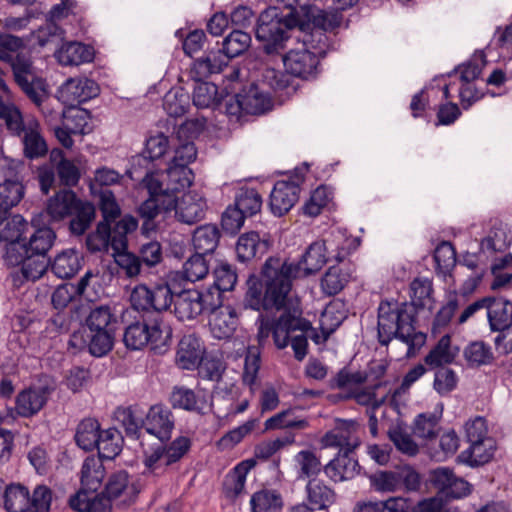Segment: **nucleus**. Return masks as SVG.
Returning a JSON list of instances; mask_svg holds the SVG:
<instances>
[{"mask_svg": "<svg viewBox=\"0 0 512 512\" xmlns=\"http://www.w3.org/2000/svg\"><path fill=\"white\" fill-rule=\"evenodd\" d=\"M296 27L305 30L297 9L268 7L257 18L255 37L267 55H278L285 50L290 32Z\"/></svg>", "mask_w": 512, "mask_h": 512, "instance_id": "obj_2", "label": "nucleus"}, {"mask_svg": "<svg viewBox=\"0 0 512 512\" xmlns=\"http://www.w3.org/2000/svg\"><path fill=\"white\" fill-rule=\"evenodd\" d=\"M204 254L195 252L183 264V278L190 282H196L207 276L209 273V265Z\"/></svg>", "mask_w": 512, "mask_h": 512, "instance_id": "obj_60", "label": "nucleus"}, {"mask_svg": "<svg viewBox=\"0 0 512 512\" xmlns=\"http://www.w3.org/2000/svg\"><path fill=\"white\" fill-rule=\"evenodd\" d=\"M302 182L303 178L296 177V180H280L275 183L269 203L274 215H284L297 203Z\"/></svg>", "mask_w": 512, "mask_h": 512, "instance_id": "obj_16", "label": "nucleus"}, {"mask_svg": "<svg viewBox=\"0 0 512 512\" xmlns=\"http://www.w3.org/2000/svg\"><path fill=\"white\" fill-rule=\"evenodd\" d=\"M227 65V57L223 56L222 51H210L194 61L190 75L195 81L203 80L222 72Z\"/></svg>", "mask_w": 512, "mask_h": 512, "instance_id": "obj_33", "label": "nucleus"}, {"mask_svg": "<svg viewBox=\"0 0 512 512\" xmlns=\"http://www.w3.org/2000/svg\"><path fill=\"white\" fill-rule=\"evenodd\" d=\"M172 335V328L163 315L146 314L126 327L123 342L130 350L149 346L155 354L163 355L172 345Z\"/></svg>", "mask_w": 512, "mask_h": 512, "instance_id": "obj_3", "label": "nucleus"}, {"mask_svg": "<svg viewBox=\"0 0 512 512\" xmlns=\"http://www.w3.org/2000/svg\"><path fill=\"white\" fill-rule=\"evenodd\" d=\"M169 402L174 409H183L198 415H206L212 408L204 395L184 386H175L172 389Z\"/></svg>", "mask_w": 512, "mask_h": 512, "instance_id": "obj_20", "label": "nucleus"}, {"mask_svg": "<svg viewBox=\"0 0 512 512\" xmlns=\"http://www.w3.org/2000/svg\"><path fill=\"white\" fill-rule=\"evenodd\" d=\"M81 259L75 249L63 250L55 256L53 262L50 261L51 270L58 278H71L80 270Z\"/></svg>", "mask_w": 512, "mask_h": 512, "instance_id": "obj_39", "label": "nucleus"}, {"mask_svg": "<svg viewBox=\"0 0 512 512\" xmlns=\"http://www.w3.org/2000/svg\"><path fill=\"white\" fill-rule=\"evenodd\" d=\"M77 196L72 190H61L51 197L45 209L51 222L61 221L71 215L77 204Z\"/></svg>", "mask_w": 512, "mask_h": 512, "instance_id": "obj_32", "label": "nucleus"}, {"mask_svg": "<svg viewBox=\"0 0 512 512\" xmlns=\"http://www.w3.org/2000/svg\"><path fill=\"white\" fill-rule=\"evenodd\" d=\"M52 389L48 386L30 387L16 397L15 409L22 417L37 414L46 404Z\"/></svg>", "mask_w": 512, "mask_h": 512, "instance_id": "obj_23", "label": "nucleus"}, {"mask_svg": "<svg viewBox=\"0 0 512 512\" xmlns=\"http://www.w3.org/2000/svg\"><path fill=\"white\" fill-rule=\"evenodd\" d=\"M13 81L34 105L49 97V84L37 71L29 55H19L13 63Z\"/></svg>", "mask_w": 512, "mask_h": 512, "instance_id": "obj_6", "label": "nucleus"}, {"mask_svg": "<svg viewBox=\"0 0 512 512\" xmlns=\"http://www.w3.org/2000/svg\"><path fill=\"white\" fill-rule=\"evenodd\" d=\"M80 485L78 491L69 497V507L76 512H109L108 501Z\"/></svg>", "mask_w": 512, "mask_h": 512, "instance_id": "obj_35", "label": "nucleus"}, {"mask_svg": "<svg viewBox=\"0 0 512 512\" xmlns=\"http://www.w3.org/2000/svg\"><path fill=\"white\" fill-rule=\"evenodd\" d=\"M123 437L116 428L102 430L95 449L98 451V458L112 460L122 451Z\"/></svg>", "mask_w": 512, "mask_h": 512, "instance_id": "obj_46", "label": "nucleus"}, {"mask_svg": "<svg viewBox=\"0 0 512 512\" xmlns=\"http://www.w3.org/2000/svg\"><path fill=\"white\" fill-rule=\"evenodd\" d=\"M441 414L425 412L416 416L413 422V433L424 440L435 439L441 429Z\"/></svg>", "mask_w": 512, "mask_h": 512, "instance_id": "obj_51", "label": "nucleus"}, {"mask_svg": "<svg viewBox=\"0 0 512 512\" xmlns=\"http://www.w3.org/2000/svg\"><path fill=\"white\" fill-rule=\"evenodd\" d=\"M429 482L437 491L436 496L442 501L460 499L471 493V485L447 467L432 470L429 474Z\"/></svg>", "mask_w": 512, "mask_h": 512, "instance_id": "obj_10", "label": "nucleus"}, {"mask_svg": "<svg viewBox=\"0 0 512 512\" xmlns=\"http://www.w3.org/2000/svg\"><path fill=\"white\" fill-rule=\"evenodd\" d=\"M238 97L243 101L244 113L246 114L260 115L272 107V101L268 93L254 82L244 85L238 91Z\"/></svg>", "mask_w": 512, "mask_h": 512, "instance_id": "obj_26", "label": "nucleus"}, {"mask_svg": "<svg viewBox=\"0 0 512 512\" xmlns=\"http://www.w3.org/2000/svg\"><path fill=\"white\" fill-rule=\"evenodd\" d=\"M22 144L25 157L28 159L40 158L48 152L46 141L38 130V124L29 123L23 130Z\"/></svg>", "mask_w": 512, "mask_h": 512, "instance_id": "obj_42", "label": "nucleus"}, {"mask_svg": "<svg viewBox=\"0 0 512 512\" xmlns=\"http://www.w3.org/2000/svg\"><path fill=\"white\" fill-rule=\"evenodd\" d=\"M262 203L261 195L254 188L240 189L235 198V205L246 217H251L260 212Z\"/></svg>", "mask_w": 512, "mask_h": 512, "instance_id": "obj_61", "label": "nucleus"}, {"mask_svg": "<svg viewBox=\"0 0 512 512\" xmlns=\"http://www.w3.org/2000/svg\"><path fill=\"white\" fill-rule=\"evenodd\" d=\"M116 331H75L69 339L68 346L77 351L87 349L94 357L107 355L114 347Z\"/></svg>", "mask_w": 512, "mask_h": 512, "instance_id": "obj_11", "label": "nucleus"}, {"mask_svg": "<svg viewBox=\"0 0 512 512\" xmlns=\"http://www.w3.org/2000/svg\"><path fill=\"white\" fill-rule=\"evenodd\" d=\"M139 493V484L133 481L127 471L119 470L108 476L104 489L98 494L100 499L108 501L109 512H111L113 504L117 507H128L134 504Z\"/></svg>", "mask_w": 512, "mask_h": 512, "instance_id": "obj_8", "label": "nucleus"}, {"mask_svg": "<svg viewBox=\"0 0 512 512\" xmlns=\"http://www.w3.org/2000/svg\"><path fill=\"white\" fill-rule=\"evenodd\" d=\"M206 353L204 341L195 333L185 334L178 342L175 363L183 370H195Z\"/></svg>", "mask_w": 512, "mask_h": 512, "instance_id": "obj_14", "label": "nucleus"}, {"mask_svg": "<svg viewBox=\"0 0 512 512\" xmlns=\"http://www.w3.org/2000/svg\"><path fill=\"white\" fill-rule=\"evenodd\" d=\"M29 228L28 222L21 215H14L5 222H0V241L15 243L24 241L23 235Z\"/></svg>", "mask_w": 512, "mask_h": 512, "instance_id": "obj_56", "label": "nucleus"}, {"mask_svg": "<svg viewBox=\"0 0 512 512\" xmlns=\"http://www.w3.org/2000/svg\"><path fill=\"white\" fill-rule=\"evenodd\" d=\"M327 247L325 240L311 243L298 262H289L290 265L299 266V278L317 273L327 263Z\"/></svg>", "mask_w": 512, "mask_h": 512, "instance_id": "obj_25", "label": "nucleus"}, {"mask_svg": "<svg viewBox=\"0 0 512 512\" xmlns=\"http://www.w3.org/2000/svg\"><path fill=\"white\" fill-rule=\"evenodd\" d=\"M193 172L189 167L171 162L166 170V183L170 193L178 192L190 187L193 182Z\"/></svg>", "mask_w": 512, "mask_h": 512, "instance_id": "obj_50", "label": "nucleus"}, {"mask_svg": "<svg viewBox=\"0 0 512 512\" xmlns=\"http://www.w3.org/2000/svg\"><path fill=\"white\" fill-rule=\"evenodd\" d=\"M105 475L106 470L102 459L88 456L80 470V485L92 492H97L102 485Z\"/></svg>", "mask_w": 512, "mask_h": 512, "instance_id": "obj_38", "label": "nucleus"}, {"mask_svg": "<svg viewBox=\"0 0 512 512\" xmlns=\"http://www.w3.org/2000/svg\"><path fill=\"white\" fill-rule=\"evenodd\" d=\"M206 202L196 193L184 194L180 200L176 196L175 215L177 219L186 224H194L205 216Z\"/></svg>", "mask_w": 512, "mask_h": 512, "instance_id": "obj_27", "label": "nucleus"}, {"mask_svg": "<svg viewBox=\"0 0 512 512\" xmlns=\"http://www.w3.org/2000/svg\"><path fill=\"white\" fill-rule=\"evenodd\" d=\"M458 352V347L453 348L451 345L450 335L445 334L425 356L424 362L430 368L446 367L455 361Z\"/></svg>", "mask_w": 512, "mask_h": 512, "instance_id": "obj_37", "label": "nucleus"}, {"mask_svg": "<svg viewBox=\"0 0 512 512\" xmlns=\"http://www.w3.org/2000/svg\"><path fill=\"white\" fill-rule=\"evenodd\" d=\"M487 319L492 332L512 325V302L504 297L487 296Z\"/></svg>", "mask_w": 512, "mask_h": 512, "instance_id": "obj_28", "label": "nucleus"}, {"mask_svg": "<svg viewBox=\"0 0 512 512\" xmlns=\"http://www.w3.org/2000/svg\"><path fill=\"white\" fill-rule=\"evenodd\" d=\"M52 158L60 157V161L56 165L57 176L60 183L66 187L76 186L80 179L78 167L70 160L63 157L61 150H53Z\"/></svg>", "mask_w": 512, "mask_h": 512, "instance_id": "obj_59", "label": "nucleus"}, {"mask_svg": "<svg viewBox=\"0 0 512 512\" xmlns=\"http://www.w3.org/2000/svg\"><path fill=\"white\" fill-rule=\"evenodd\" d=\"M102 432L99 421L92 417L82 419L76 426L74 441L76 445L86 451H93Z\"/></svg>", "mask_w": 512, "mask_h": 512, "instance_id": "obj_36", "label": "nucleus"}, {"mask_svg": "<svg viewBox=\"0 0 512 512\" xmlns=\"http://www.w3.org/2000/svg\"><path fill=\"white\" fill-rule=\"evenodd\" d=\"M256 423L257 419H249L244 424L225 433L216 443L218 449H233L244 439V437H246L254 430Z\"/></svg>", "mask_w": 512, "mask_h": 512, "instance_id": "obj_64", "label": "nucleus"}, {"mask_svg": "<svg viewBox=\"0 0 512 512\" xmlns=\"http://www.w3.org/2000/svg\"><path fill=\"white\" fill-rule=\"evenodd\" d=\"M299 266L279 257H269L261 268V278L250 276L244 306L255 311H281L287 307L293 280L299 278Z\"/></svg>", "mask_w": 512, "mask_h": 512, "instance_id": "obj_1", "label": "nucleus"}, {"mask_svg": "<svg viewBox=\"0 0 512 512\" xmlns=\"http://www.w3.org/2000/svg\"><path fill=\"white\" fill-rule=\"evenodd\" d=\"M56 240V233L50 227H39L34 229L29 238L25 237L26 253L47 257L48 251Z\"/></svg>", "mask_w": 512, "mask_h": 512, "instance_id": "obj_41", "label": "nucleus"}, {"mask_svg": "<svg viewBox=\"0 0 512 512\" xmlns=\"http://www.w3.org/2000/svg\"><path fill=\"white\" fill-rule=\"evenodd\" d=\"M268 242L261 240L257 232L251 231L239 236L235 251L237 260L247 263L268 251Z\"/></svg>", "mask_w": 512, "mask_h": 512, "instance_id": "obj_34", "label": "nucleus"}, {"mask_svg": "<svg viewBox=\"0 0 512 512\" xmlns=\"http://www.w3.org/2000/svg\"><path fill=\"white\" fill-rule=\"evenodd\" d=\"M251 44V36L249 33L241 30H233L228 36H226L222 43L223 56L227 57V61L230 59L242 55L248 50Z\"/></svg>", "mask_w": 512, "mask_h": 512, "instance_id": "obj_53", "label": "nucleus"}, {"mask_svg": "<svg viewBox=\"0 0 512 512\" xmlns=\"http://www.w3.org/2000/svg\"><path fill=\"white\" fill-rule=\"evenodd\" d=\"M356 448H346L338 452L337 456L323 466L327 477L335 483L350 480L360 471V465L354 458L353 452Z\"/></svg>", "mask_w": 512, "mask_h": 512, "instance_id": "obj_18", "label": "nucleus"}, {"mask_svg": "<svg viewBox=\"0 0 512 512\" xmlns=\"http://www.w3.org/2000/svg\"><path fill=\"white\" fill-rule=\"evenodd\" d=\"M95 213L96 210L92 203L78 199L73 212L75 217L70 220L69 224L71 232L75 235L84 234L94 220Z\"/></svg>", "mask_w": 512, "mask_h": 512, "instance_id": "obj_54", "label": "nucleus"}, {"mask_svg": "<svg viewBox=\"0 0 512 512\" xmlns=\"http://www.w3.org/2000/svg\"><path fill=\"white\" fill-rule=\"evenodd\" d=\"M221 232L214 224H205L195 229L192 237L195 252L210 255L219 245Z\"/></svg>", "mask_w": 512, "mask_h": 512, "instance_id": "obj_40", "label": "nucleus"}, {"mask_svg": "<svg viewBox=\"0 0 512 512\" xmlns=\"http://www.w3.org/2000/svg\"><path fill=\"white\" fill-rule=\"evenodd\" d=\"M220 305L219 293L214 295L212 289L201 292L196 289H184L176 293L174 314L180 321L193 320Z\"/></svg>", "mask_w": 512, "mask_h": 512, "instance_id": "obj_7", "label": "nucleus"}, {"mask_svg": "<svg viewBox=\"0 0 512 512\" xmlns=\"http://www.w3.org/2000/svg\"><path fill=\"white\" fill-rule=\"evenodd\" d=\"M256 463L254 459L243 460L226 475L223 483V493L226 498L234 501L243 494L247 475Z\"/></svg>", "mask_w": 512, "mask_h": 512, "instance_id": "obj_29", "label": "nucleus"}, {"mask_svg": "<svg viewBox=\"0 0 512 512\" xmlns=\"http://www.w3.org/2000/svg\"><path fill=\"white\" fill-rule=\"evenodd\" d=\"M192 100L197 108H215L220 104L218 87L203 80L195 81Z\"/></svg>", "mask_w": 512, "mask_h": 512, "instance_id": "obj_55", "label": "nucleus"}, {"mask_svg": "<svg viewBox=\"0 0 512 512\" xmlns=\"http://www.w3.org/2000/svg\"><path fill=\"white\" fill-rule=\"evenodd\" d=\"M463 356L471 368L491 365L495 360L492 347L483 340L470 342L464 348Z\"/></svg>", "mask_w": 512, "mask_h": 512, "instance_id": "obj_44", "label": "nucleus"}, {"mask_svg": "<svg viewBox=\"0 0 512 512\" xmlns=\"http://www.w3.org/2000/svg\"><path fill=\"white\" fill-rule=\"evenodd\" d=\"M354 512H409L406 499L391 497L385 501L368 502L358 505Z\"/></svg>", "mask_w": 512, "mask_h": 512, "instance_id": "obj_63", "label": "nucleus"}, {"mask_svg": "<svg viewBox=\"0 0 512 512\" xmlns=\"http://www.w3.org/2000/svg\"><path fill=\"white\" fill-rule=\"evenodd\" d=\"M286 71L295 77L309 79L318 73L320 57L309 48L292 49L283 57Z\"/></svg>", "mask_w": 512, "mask_h": 512, "instance_id": "obj_13", "label": "nucleus"}, {"mask_svg": "<svg viewBox=\"0 0 512 512\" xmlns=\"http://www.w3.org/2000/svg\"><path fill=\"white\" fill-rule=\"evenodd\" d=\"M60 94L64 102L71 107L87 102L99 94L98 84L88 78L68 79L61 87Z\"/></svg>", "mask_w": 512, "mask_h": 512, "instance_id": "obj_19", "label": "nucleus"}, {"mask_svg": "<svg viewBox=\"0 0 512 512\" xmlns=\"http://www.w3.org/2000/svg\"><path fill=\"white\" fill-rule=\"evenodd\" d=\"M252 512H281L283 498L280 492L274 489H261L251 496Z\"/></svg>", "mask_w": 512, "mask_h": 512, "instance_id": "obj_47", "label": "nucleus"}, {"mask_svg": "<svg viewBox=\"0 0 512 512\" xmlns=\"http://www.w3.org/2000/svg\"><path fill=\"white\" fill-rule=\"evenodd\" d=\"M175 427L172 411L163 404L152 405L143 421V428L147 433L157 437L161 442L170 440Z\"/></svg>", "mask_w": 512, "mask_h": 512, "instance_id": "obj_15", "label": "nucleus"}, {"mask_svg": "<svg viewBox=\"0 0 512 512\" xmlns=\"http://www.w3.org/2000/svg\"><path fill=\"white\" fill-rule=\"evenodd\" d=\"M0 121L13 136H21L25 123L21 110L13 102H5L0 95Z\"/></svg>", "mask_w": 512, "mask_h": 512, "instance_id": "obj_49", "label": "nucleus"}, {"mask_svg": "<svg viewBox=\"0 0 512 512\" xmlns=\"http://www.w3.org/2000/svg\"><path fill=\"white\" fill-rule=\"evenodd\" d=\"M433 283L428 278H415L410 283L411 305L416 309H431L433 303Z\"/></svg>", "mask_w": 512, "mask_h": 512, "instance_id": "obj_52", "label": "nucleus"}, {"mask_svg": "<svg viewBox=\"0 0 512 512\" xmlns=\"http://www.w3.org/2000/svg\"><path fill=\"white\" fill-rule=\"evenodd\" d=\"M295 462L299 467L298 478H314L322 470L320 458L312 450H301L295 456Z\"/></svg>", "mask_w": 512, "mask_h": 512, "instance_id": "obj_57", "label": "nucleus"}, {"mask_svg": "<svg viewBox=\"0 0 512 512\" xmlns=\"http://www.w3.org/2000/svg\"><path fill=\"white\" fill-rule=\"evenodd\" d=\"M351 274L348 269L339 265L328 268L321 279V288L324 294L334 296L340 293L349 283Z\"/></svg>", "mask_w": 512, "mask_h": 512, "instance_id": "obj_48", "label": "nucleus"}, {"mask_svg": "<svg viewBox=\"0 0 512 512\" xmlns=\"http://www.w3.org/2000/svg\"><path fill=\"white\" fill-rule=\"evenodd\" d=\"M388 437L400 452L409 456H414L418 453V445L411 438L406 426L402 423H397L390 427Z\"/></svg>", "mask_w": 512, "mask_h": 512, "instance_id": "obj_58", "label": "nucleus"}, {"mask_svg": "<svg viewBox=\"0 0 512 512\" xmlns=\"http://www.w3.org/2000/svg\"><path fill=\"white\" fill-rule=\"evenodd\" d=\"M17 166L14 160L5 158L0 161V177L3 178V183H0V207L7 212L16 206L24 195V187L19 181Z\"/></svg>", "mask_w": 512, "mask_h": 512, "instance_id": "obj_12", "label": "nucleus"}, {"mask_svg": "<svg viewBox=\"0 0 512 512\" xmlns=\"http://www.w3.org/2000/svg\"><path fill=\"white\" fill-rule=\"evenodd\" d=\"M337 494L335 490L317 477L311 478L305 485V500L314 510H328L335 504Z\"/></svg>", "mask_w": 512, "mask_h": 512, "instance_id": "obj_24", "label": "nucleus"}, {"mask_svg": "<svg viewBox=\"0 0 512 512\" xmlns=\"http://www.w3.org/2000/svg\"><path fill=\"white\" fill-rule=\"evenodd\" d=\"M465 432L468 442L470 443L469 452L476 464H484L488 462L493 452L487 451L484 446L485 442H491L487 438V426L485 418L477 416L469 420L465 425Z\"/></svg>", "mask_w": 512, "mask_h": 512, "instance_id": "obj_17", "label": "nucleus"}, {"mask_svg": "<svg viewBox=\"0 0 512 512\" xmlns=\"http://www.w3.org/2000/svg\"><path fill=\"white\" fill-rule=\"evenodd\" d=\"M49 266V258L39 255H28L21 265L20 272L24 280L36 281L43 276Z\"/></svg>", "mask_w": 512, "mask_h": 512, "instance_id": "obj_62", "label": "nucleus"}, {"mask_svg": "<svg viewBox=\"0 0 512 512\" xmlns=\"http://www.w3.org/2000/svg\"><path fill=\"white\" fill-rule=\"evenodd\" d=\"M137 227L138 220L131 215H125L113 227L106 222H99L96 230L86 238L87 249L92 253L107 252L109 247L115 252L126 250L127 234Z\"/></svg>", "mask_w": 512, "mask_h": 512, "instance_id": "obj_5", "label": "nucleus"}, {"mask_svg": "<svg viewBox=\"0 0 512 512\" xmlns=\"http://www.w3.org/2000/svg\"><path fill=\"white\" fill-rule=\"evenodd\" d=\"M207 314L211 315L209 327L215 338L228 339L236 331L238 315L232 306L220 304L213 311H208Z\"/></svg>", "mask_w": 512, "mask_h": 512, "instance_id": "obj_21", "label": "nucleus"}, {"mask_svg": "<svg viewBox=\"0 0 512 512\" xmlns=\"http://www.w3.org/2000/svg\"><path fill=\"white\" fill-rule=\"evenodd\" d=\"M115 418L122 424L126 435L138 439L143 428V411L138 405L118 407L114 412Z\"/></svg>", "mask_w": 512, "mask_h": 512, "instance_id": "obj_43", "label": "nucleus"}, {"mask_svg": "<svg viewBox=\"0 0 512 512\" xmlns=\"http://www.w3.org/2000/svg\"><path fill=\"white\" fill-rule=\"evenodd\" d=\"M312 330V324L302 316L298 306L286 307L282 314L274 321V344L278 349L289 345L290 336L296 331L307 333Z\"/></svg>", "mask_w": 512, "mask_h": 512, "instance_id": "obj_9", "label": "nucleus"}, {"mask_svg": "<svg viewBox=\"0 0 512 512\" xmlns=\"http://www.w3.org/2000/svg\"><path fill=\"white\" fill-rule=\"evenodd\" d=\"M411 323H415V311L410 305L397 301H381L378 306V342L387 346L393 339L409 336Z\"/></svg>", "mask_w": 512, "mask_h": 512, "instance_id": "obj_4", "label": "nucleus"}, {"mask_svg": "<svg viewBox=\"0 0 512 512\" xmlns=\"http://www.w3.org/2000/svg\"><path fill=\"white\" fill-rule=\"evenodd\" d=\"M29 489L19 482H11L5 491L3 507L7 512H28Z\"/></svg>", "mask_w": 512, "mask_h": 512, "instance_id": "obj_45", "label": "nucleus"}, {"mask_svg": "<svg viewBox=\"0 0 512 512\" xmlns=\"http://www.w3.org/2000/svg\"><path fill=\"white\" fill-rule=\"evenodd\" d=\"M118 317L108 304L92 307L85 317L84 327L88 331H116Z\"/></svg>", "mask_w": 512, "mask_h": 512, "instance_id": "obj_31", "label": "nucleus"}, {"mask_svg": "<svg viewBox=\"0 0 512 512\" xmlns=\"http://www.w3.org/2000/svg\"><path fill=\"white\" fill-rule=\"evenodd\" d=\"M55 57L63 66H79L93 61L94 50L81 42L68 41L55 52Z\"/></svg>", "mask_w": 512, "mask_h": 512, "instance_id": "obj_30", "label": "nucleus"}, {"mask_svg": "<svg viewBox=\"0 0 512 512\" xmlns=\"http://www.w3.org/2000/svg\"><path fill=\"white\" fill-rule=\"evenodd\" d=\"M176 207V198L172 196H164V198H149L146 199L137 209V212L143 224L141 227L142 233L149 235L150 232L156 230L155 218L160 213H167Z\"/></svg>", "mask_w": 512, "mask_h": 512, "instance_id": "obj_22", "label": "nucleus"}]
</instances>
